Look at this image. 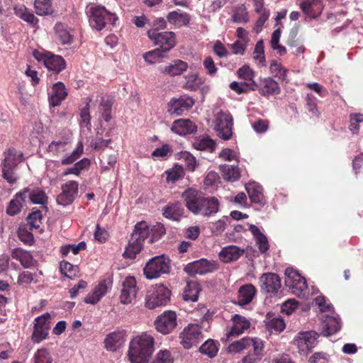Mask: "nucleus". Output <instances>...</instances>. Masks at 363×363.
Returning a JSON list of instances; mask_svg holds the SVG:
<instances>
[{"instance_id":"obj_9","label":"nucleus","mask_w":363,"mask_h":363,"mask_svg":"<svg viewBox=\"0 0 363 363\" xmlns=\"http://www.w3.org/2000/svg\"><path fill=\"white\" fill-rule=\"evenodd\" d=\"M214 121L215 130L217 135L225 140H229L233 135V118L228 112L218 111L216 114Z\"/></svg>"},{"instance_id":"obj_20","label":"nucleus","mask_w":363,"mask_h":363,"mask_svg":"<svg viewBox=\"0 0 363 363\" xmlns=\"http://www.w3.org/2000/svg\"><path fill=\"white\" fill-rule=\"evenodd\" d=\"M137 294L136 281L134 277H126L123 283V289L120 296L123 304H130L135 299Z\"/></svg>"},{"instance_id":"obj_16","label":"nucleus","mask_w":363,"mask_h":363,"mask_svg":"<svg viewBox=\"0 0 363 363\" xmlns=\"http://www.w3.org/2000/svg\"><path fill=\"white\" fill-rule=\"evenodd\" d=\"M217 269V264L213 261L201 259L189 263L184 269L190 276L211 273Z\"/></svg>"},{"instance_id":"obj_37","label":"nucleus","mask_w":363,"mask_h":363,"mask_svg":"<svg viewBox=\"0 0 363 363\" xmlns=\"http://www.w3.org/2000/svg\"><path fill=\"white\" fill-rule=\"evenodd\" d=\"M193 146L198 150L213 152L216 149V143L208 136H203L196 138Z\"/></svg>"},{"instance_id":"obj_13","label":"nucleus","mask_w":363,"mask_h":363,"mask_svg":"<svg viewBox=\"0 0 363 363\" xmlns=\"http://www.w3.org/2000/svg\"><path fill=\"white\" fill-rule=\"evenodd\" d=\"M33 55L38 61H43V64L48 69V70L52 71L55 73H59L65 69V61L60 55H55L51 52L42 54L36 51L33 53Z\"/></svg>"},{"instance_id":"obj_35","label":"nucleus","mask_w":363,"mask_h":363,"mask_svg":"<svg viewBox=\"0 0 363 363\" xmlns=\"http://www.w3.org/2000/svg\"><path fill=\"white\" fill-rule=\"evenodd\" d=\"M239 78L244 80L245 86H247L250 90H255L257 84L253 80L255 73L252 69L247 65H244L239 68L237 71Z\"/></svg>"},{"instance_id":"obj_21","label":"nucleus","mask_w":363,"mask_h":363,"mask_svg":"<svg viewBox=\"0 0 363 363\" xmlns=\"http://www.w3.org/2000/svg\"><path fill=\"white\" fill-rule=\"evenodd\" d=\"M259 281L261 289L267 293L275 294L281 287V279L274 273L263 274Z\"/></svg>"},{"instance_id":"obj_43","label":"nucleus","mask_w":363,"mask_h":363,"mask_svg":"<svg viewBox=\"0 0 363 363\" xmlns=\"http://www.w3.org/2000/svg\"><path fill=\"white\" fill-rule=\"evenodd\" d=\"M12 257L18 260L24 268H29L33 265V256L28 251L15 249L12 252Z\"/></svg>"},{"instance_id":"obj_40","label":"nucleus","mask_w":363,"mask_h":363,"mask_svg":"<svg viewBox=\"0 0 363 363\" xmlns=\"http://www.w3.org/2000/svg\"><path fill=\"white\" fill-rule=\"evenodd\" d=\"M167 18L170 23L179 27L187 26L190 21L189 14L184 12H178L176 11L169 13Z\"/></svg>"},{"instance_id":"obj_47","label":"nucleus","mask_w":363,"mask_h":363,"mask_svg":"<svg viewBox=\"0 0 363 363\" xmlns=\"http://www.w3.org/2000/svg\"><path fill=\"white\" fill-rule=\"evenodd\" d=\"M69 146L67 141H52L48 147V152L53 156L59 157L68 151Z\"/></svg>"},{"instance_id":"obj_56","label":"nucleus","mask_w":363,"mask_h":363,"mask_svg":"<svg viewBox=\"0 0 363 363\" xmlns=\"http://www.w3.org/2000/svg\"><path fill=\"white\" fill-rule=\"evenodd\" d=\"M60 271L66 277L73 279L77 277L79 273V268L76 265H73L67 262L60 263Z\"/></svg>"},{"instance_id":"obj_58","label":"nucleus","mask_w":363,"mask_h":363,"mask_svg":"<svg viewBox=\"0 0 363 363\" xmlns=\"http://www.w3.org/2000/svg\"><path fill=\"white\" fill-rule=\"evenodd\" d=\"M28 224L30 229H38L42 223V214L40 211H35L30 213L27 218Z\"/></svg>"},{"instance_id":"obj_36","label":"nucleus","mask_w":363,"mask_h":363,"mask_svg":"<svg viewBox=\"0 0 363 363\" xmlns=\"http://www.w3.org/2000/svg\"><path fill=\"white\" fill-rule=\"evenodd\" d=\"M252 347L253 348V352L248 353L242 359L241 362L238 363H256L262 359L264 350L263 341L257 340Z\"/></svg>"},{"instance_id":"obj_11","label":"nucleus","mask_w":363,"mask_h":363,"mask_svg":"<svg viewBox=\"0 0 363 363\" xmlns=\"http://www.w3.org/2000/svg\"><path fill=\"white\" fill-rule=\"evenodd\" d=\"M177 316L174 311H166L158 315L155 320V326L157 332L167 335L173 331L177 325Z\"/></svg>"},{"instance_id":"obj_28","label":"nucleus","mask_w":363,"mask_h":363,"mask_svg":"<svg viewBox=\"0 0 363 363\" xmlns=\"http://www.w3.org/2000/svg\"><path fill=\"white\" fill-rule=\"evenodd\" d=\"M256 294V289L252 284H245L240 287L238 291V304L243 306L250 303Z\"/></svg>"},{"instance_id":"obj_50","label":"nucleus","mask_w":363,"mask_h":363,"mask_svg":"<svg viewBox=\"0 0 363 363\" xmlns=\"http://www.w3.org/2000/svg\"><path fill=\"white\" fill-rule=\"evenodd\" d=\"M269 70L275 77H278L282 82H288L286 77L289 71L284 68L281 63L273 60L270 64Z\"/></svg>"},{"instance_id":"obj_33","label":"nucleus","mask_w":363,"mask_h":363,"mask_svg":"<svg viewBox=\"0 0 363 363\" xmlns=\"http://www.w3.org/2000/svg\"><path fill=\"white\" fill-rule=\"evenodd\" d=\"M259 338L243 337L229 345L228 351L230 353L240 352L244 350H248L255 345V341Z\"/></svg>"},{"instance_id":"obj_63","label":"nucleus","mask_w":363,"mask_h":363,"mask_svg":"<svg viewBox=\"0 0 363 363\" xmlns=\"http://www.w3.org/2000/svg\"><path fill=\"white\" fill-rule=\"evenodd\" d=\"M2 176L10 184H13L16 182L17 177L14 173V169L9 167V166H3L2 167Z\"/></svg>"},{"instance_id":"obj_52","label":"nucleus","mask_w":363,"mask_h":363,"mask_svg":"<svg viewBox=\"0 0 363 363\" xmlns=\"http://www.w3.org/2000/svg\"><path fill=\"white\" fill-rule=\"evenodd\" d=\"M33 363H55V362L50 352L45 348H41L34 354Z\"/></svg>"},{"instance_id":"obj_25","label":"nucleus","mask_w":363,"mask_h":363,"mask_svg":"<svg viewBox=\"0 0 363 363\" xmlns=\"http://www.w3.org/2000/svg\"><path fill=\"white\" fill-rule=\"evenodd\" d=\"M171 130L178 135H184L196 132V126L189 119H179L172 123Z\"/></svg>"},{"instance_id":"obj_8","label":"nucleus","mask_w":363,"mask_h":363,"mask_svg":"<svg viewBox=\"0 0 363 363\" xmlns=\"http://www.w3.org/2000/svg\"><path fill=\"white\" fill-rule=\"evenodd\" d=\"M147 34L152 43L164 52H169L176 45V35L172 31L159 32L157 29H150Z\"/></svg>"},{"instance_id":"obj_34","label":"nucleus","mask_w":363,"mask_h":363,"mask_svg":"<svg viewBox=\"0 0 363 363\" xmlns=\"http://www.w3.org/2000/svg\"><path fill=\"white\" fill-rule=\"evenodd\" d=\"M184 213V208L179 202L169 203L162 209L163 216L173 220H179Z\"/></svg>"},{"instance_id":"obj_46","label":"nucleus","mask_w":363,"mask_h":363,"mask_svg":"<svg viewBox=\"0 0 363 363\" xmlns=\"http://www.w3.org/2000/svg\"><path fill=\"white\" fill-rule=\"evenodd\" d=\"M23 154L14 149H9L5 152V158L2 166H9L15 169V167L22 160Z\"/></svg>"},{"instance_id":"obj_27","label":"nucleus","mask_w":363,"mask_h":363,"mask_svg":"<svg viewBox=\"0 0 363 363\" xmlns=\"http://www.w3.org/2000/svg\"><path fill=\"white\" fill-rule=\"evenodd\" d=\"M244 252V249L235 245H228L221 250L219 257L223 262L228 263L238 260Z\"/></svg>"},{"instance_id":"obj_61","label":"nucleus","mask_w":363,"mask_h":363,"mask_svg":"<svg viewBox=\"0 0 363 363\" xmlns=\"http://www.w3.org/2000/svg\"><path fill=\"white\" fill-rule=\"evenodd\" d=\"M253 58L255 60H258L262 65H264V62H265V57L264 53V45L263 41L259 40L256 43L254 52H253Z\"/></svg>"},{"instance_id":"obj_62","label":"nucleus","mask_w":363,"mask_h":363,"mask_svg":"<svg viewBox=\"0 0 363 363\" xmlns=\"http://www.w3.org/2000/svg\"><path fill=\"white\" fill-rule=\"evenodd\" d=\"M203 65L208 75L214 76L216 74L218 68L216 67L215 62L211 56H207L205 57L203 62Z\"/></svg>"},{"instance_id":"obj_12","label":"nucleus","mask_w":363,"mask_h":363,"mask_svg":"<svg viewBox=\"0 0 363 363\" xmlns=\"http://www.w3.org/2000/svg\"><path fill=\"white\" fill-rule=\"evenodd\" d=\"M170 291L163 284L155 285L153 291L146 300V306L150 309L165 306L170 298Z\"/></svg>"},{"instance_id":"obj_1","label":"nucleus","mask_w":363,"mask_h":363,"mask_svg":"<svg viewBox=\"0 0 363 363\" xmlns=\"http://www.w3.org/2000/svg\"><path fill=\"white\" fill-rule=\"evenodd\" d=\"M151 233L150 242L160 239L166 233V229L163 224L157 223L150 230L145 221H141L135 225L134 230L131 234L128 245L123 254L124 257L133 259L141 251L143 242Z\"/></svg>"},{"instance_id":"obj_23","label":"nucleus","mask_w":363,"mask_h":363,"mask_svg":"<svg viewBox=\"0 0 363 363\" xmlns=\"http://www.w3.org/2000/svg\"><path fill=\"white\" fill-rule=\"evenodd\" d=\"M257 89H258L260 94L266 97L272 95H277L281 92L279 84L272 77H267L261 79L259 86Z\"/></svg>"},{"instance_id":"obj_41","label":"nucleus","mask_w":363,"mask_h":363,"mask_svg":"<svg viewBox=\"0 0 363 363\" xmlns=\"http://www.w3.org/2000/svg\"><path fill=\"white\" fill-rule=\"evenodd\" d=\"M26 203V199L23 198L22 191L17 193L10 203L9 206L7 207L6 212L10 216H14L17 214L23 207L24 204Z\"/></svg>"},{"instance_id":"obj_51","label":"nucleus","mask_w":363,"mask_h":363,"mask_svg":"<svg viewBox=\"0 0 363 363\" xmlns=\"http://www.w3.org/2000/svg\"><path fill=\"white\" fill-rule=\"evenodd\" d=\"M320 6V0H305L300 4V8L305 14L315 17V10Z\"/></svg>"},{"instance_id":"obj_42","label":"nucleus","mask_w":363,"mask_h":363,"mask_svg":"<svg viewBox=\"0 0 363 363\" xmlns=\"http://www.w3.org/2000/svg\"><path fill=\"white\" fill-rule=\"evenodd\" d=\"M52 0H35L34 9L37 15L48 16L53 13Z\"/></svg>"},{"instance_id":"obj_3","label":"nucleus","mask_w":363,"mask_h":363,"mask_svg":"<svg viewBox=\"0 0 363 363\" xmlns=\"http://www.w3.org/2000/svg\"><path fill=\"white\" fill-rule=\"evenodd\" d=\"M154 337L143 333L130 342L128 357L131 363H147L154 351Z\"/></svg>"},{"instance_id":"obj_30","label":"nucleus","mask_w":363,"mask_h":363,"mask_svg":"<svg viewBox=\"0 0 363 363\" xmlns=\"http://www.w3.org/2000/svg\"><path fill=\"white\" fill-rule=\"evenodd\" d=\"M186 82L184 87L190 91H196L199 89L204 90L205 88L208 89V87L203 85L204 81L202 77H199L196 72L188 73L185 77Z\"/></svg>"},{"instance_id":"obj_2","label":"nucleus","mask_w":363,"mask_h":363,"mask_svg":"<svg viewBox=\"0 0 363 363\" xmlns=\"http://www.w3.org/2000/svg\"><path fill=\"white\" fill-rule=\"evenodd\" d=\"M187 209L193 214L203 217L214 216L219 210V201L214 196L206 197L193 188H188L182 194Z\"/></svg>"},{"instance_id":"obj_54","label":"nucleus","mask_w":363,"mask_h":363,"mask_svg":"<svg viewBox=\"0 0 363 363\" xmlns=\"http://www.w3.org/2000/svg\"><path fill=\"white\" fill-rule=\"evenodd\" d=\"M267 319L266 327L271 333L281 332L285 328V323L282 318L276 317L272 319L267 318Z\"/></svg>"},{"instance_id":"obj_57","label":"nucleus","mask_w":363,"mask_h":363,"mask_svg":"<svg viewBox=\"0 0 363 363\" xmlns=\"http://www.w3.org/2000/svg\"><path fill=\"white\" fill-rule=\"evenodd\" d=\"M167 180L172 183L176 182L184 176V169L182 166L175 165L173 168L166 172Z\"/></svg>"},{"instance_id":"obj_39","label":"nucleus","mask_w":363,"mask_h":363,"mask_svg":"<svg viewBox=\"0 0 363 363\" xmlns=\"http://www.w3.org/2000/svg\"><path fill=\"white\" fill-rule=\"evenodd\" d=\"M220 169L223 179L228 182H235L240 177V170L236 165L222 164Z\"/></svg>"},{"instance_id":"obj_32","label":"nucleus","mask_w":363,"mask_h":363,"mask_svg":"<svg viewBox=\"0 0 363 363\" xmlns=\"http://www.w3.org/2000/svg\"><path fill=\"white\" fill-rule=\"evenodd\" d=\"M251 232L261 253H264L269 250V243L267 237L260 231L259 228L253 224L249 225Z\"/></svg>"},{"instance_id":"obj_49","label":"nucleus","mask_w":363,"mask_h":363,"mask_svg":"<svg viewBox=\"0 0 363 363\" xmlns=\"http://www.w3.org/2000/svg\"><path fill=\"white\" fill-rule=\"evenodd\" d=\"M15 13L21 19L31 25L35 26L38 23V19L25 6L16 8Z\"/></svg>"},{"instance_id":"obj_15","label":"nucleus","mask_w":363,"mask_h":363,"mask_svg":"<svg viewBox=\"0 0 363 363\" xmlns=\"http://www.w3.org/2000/svg\"><path fill=\"white\" fill-rule=\"evenodd\" d=\"M32 340L39 343L48 335L50 328V315L46 313L35 319Z\"/></svg>"},{"instance_id":"obj_6","label":"nucleus","mask_w":363,"mask_h":363,"mask_svg":"<svg viewBox=\"0 0 363 363\" xmlns=\"http://www.w3.org/2000/svg\"><path fill=\"white\" fill-rule=\"evenodd\" d=\"M169 270V259L163 255L150 259L143 269L144 274L148 279H156L162 274H168Z\"/></svg>"},{"instance_id":"obj_60","label":"nucleus","mask_w":363,"mask_h":363,"mask_svg":"<svg viewBox=\"0 0 363 363\" xmlns=\"http://www.w3.org/2000/svg\"><path fill=\"white\" fill-rule=\"evenodd\" d=\"M152 363H173V357L169 350H160Z\"/></svg>"},{"instance_id":"obj_55","label":"nucleus","mask_w":363,"mask_h":363,"mask_svg":"<svg viewBox=\"0 0 363 363\" xmlns=\"http://www.w3.org/2000/svg\"><path fill=\"white\" fill-rule=\"evenodd\" d=\"M166 53L167 52H164L162 49L157 48L153 50L145 52L143 55V58L147 62L154 64L159 59L164 57Z\"/></svg>"},{"instance_id":"obj_53","label":"nucleus","mask_w":363,"mask_h":363,"mask_svg":"<svg viewBox=\"0 0 363 363\" xmlns=\"http://www.w3.org/2000/svg\"><path fill=\"white\" fill-rule=\"evenodd\" d=\"M218 351V348L216 345L215 342L209 339L206 340L202 345L199 347V352L203 354L208 356L209 357H213L217 354Z\"/></svg>"},{"instance_id":"obj_4","label":"nucleus","mask_w":363,"mask_h":363,"mask_svg":"<svg viewBox=\"0 0 363 363\" xmlns=\"http://www.w3.org/2000/svg\"><path fill=\"white\" fill-rule=\"evenodd\" d=\"M315 303L318 305L320 310L322 312H329L331 313L322 315L321 319L323 320V323L321 333L324 336H330L336 333L340 330L341 323L339 317L334 315L333 306L330 304L326 305L325 298L321 296L315 298Z\"/></svg>"},{"instance_id":"obj_29","label":"nucleus","mask_w":363,"mask_h":363,"mask_svg":"<svg viewBox=\"0 0 363 363\" xmlns=\"http://www.w3.org/2000/svg\"><path fill=\"white\" fill-rule=\"evenodd\" d=\"M233 325L228 333V337L238 336L250 328V322L243 316L235 314L232 318Z\"/></svg>"},{"instance_id":"obj_18","label":"nucleus","mask_w":363,"mask_h":363,"mask_svg":"<svg viewBox=\"0 0 363 363\" xmlns=\"http://www.w3.org/2000/svg\"><path fill=\"white\" fill-rule=\"evenodd\" d=\"M194 100L188 96H182L178 99L173 98L169 103V112L176 116H182L184 111H189L194 104Z\"/></svg>"},{"instance_id":"obj_38","label":"nucleus","mask_w":363,"mask_h":363,"mask_svg":"<svg viewBox=\"0 0 363 363\" xmlns=\"http://www.w3.org/2000/svg\"><path fill=\"white\" fill-rule=\"evenodd\" d=\"M200 291V285L196 281H187L183 294L184 299L186 301H196Z\"/></svg>"},{"instance_id":"obj_5","label":"nucleus","mask_w":363,"mask_h":363,"mask_svg":"<svg viewBox=\"0 0 363 363\" xmlns=\"http://www.w3.org/2000/svg\"><path fill=\"white\" fill-rule=\"evenodd\" d=\"M90 26L96 30H103L108 23L115 24L118 20L115 13L108 12L104 6H91L88 11Z\"/></svg>"},{"instance_id":"obj_19","label":"nucleus","mask_w":363,"mask_h":363,"mask_svg":"<svg viewBox=\"0 0 363 363\" xmlns=\"http://www.w3.org/2000/svg\"><path fill=\"white\" fill-rule=\"evenodd\" d=\"M112 286V281L110 279H105L99 283L95 286L91 293H89L84 298V302L86 303L95 305L103 296H104Z\"/></svg>"},{"instance_id":"obj_24","label":"nucleus","mask_w":363,"mask_h":363,"mask_svg":"<svg viewBox=\"0 0 363 363\" xmlns=\"http://www.w3.org/2000/svg\"><path fill=\"white\" fill-rule=\"evenodd\" d=\"M23 198L26 201H30L34 204L44 205L47 203L48 196L44 191L39 188H25L22 190Z\"/></svg>"},{"instance_id":"obj_26","label":"nucleus","mask_w":363,"mask_h":363,"mask_svg":"<svg viewBox=\"0 0 363 363\" xmlns=\"http://www.w3.org/2000/svg\"><path fill=\"white\" fill-rule=\"evenodd\" d=\"M125 342V333L123 331H117L106 335L104 343L106 348L109 351H116Z\"/></svg>"},{"instance_id":"obj_64","label":"nucleus","mask_w":363,"mask_h":363,"mask_svg":"<svg viewBox=\"0 0 363 363\" xmlns=\"http://www.w3.org/2000/svg\"><path fill=\"white\" fill-rule=\"evenodd\" d=\"M363 123V114L355 113L350 115V129L352 133H357L359 130V124Z\"/></svg>"},{"instance_id":"obj_7","label":"nucleus","mask_w":363,"mask_h":363,"mask_svg":"<svg viewBox=\"0 0 363 363\" xmlns=\"http://www.w3.org/2000/svg\"><path fill=\"white\" fill-rule=\"evenodd\" d=\"M285 284L294 294L298 297L304 298L307 291V284L304 277H301L296 271L287 268L285 270Z\"/></svg>"},{"instance_id":"obj_31","label":"nucleus","mask_w":363,"mask_h":363,"mask_svg":"<svg viewBox=\"0 0 363 363\" xmlns=\"http://www.w3.org/2000/svg\"><path fill=\"white\" fill-rule=\"evenodd\" d=\"M54 29L57 39L61 44L69 45L72 43L73 35L67 25L58 22L55 24Z\"/></svg>"},{"instance_id":"obj_17","label":"nucleus","mask_w":363,"mask_h":363,"mask_svg":"<svg viewBox=\"0 0 363 363\" xmlns=\"http://www.w3.org/2000/svg\"><path fill=\"white\" fill-rule=\"evenodd\" d=\"M78 194V183L69 181L62 185V192L57 197V203L62 206L71 204Z\"/></svg>"},{"instance_id":"obj_48","label":"nucleus","mask_w":363,"mask_h":363,"mask_svg":"<svg viewBox=\"0 0 363 363\" xmlns=\"http://www.w3.org/2000/svg\"><path fill=\"white\" fill-rule=\"evenodd\" d=\"M188 65L186 62L181 60H176L173 61L172 64L167 66L163 72L171 76H177L180 75L182 72L186 71Z\"/></svg>"},{"instance_id":"obj_14","label":"nucleus","mask_w":363,"mask_h":363,"mask_svg":"<svg viewBox=\"0 0 363 363\" xmlns=\"http://www.w3.org/2000/svg\"><path fill=\"white\" fill-rule=\"evenodd\" d=\"M319 334L314 330L300 332L294 340L301 352L307 353L311 350L318 343Z\"/></svg>"},{"instance_id":"obj_45","label":"nucleus","mask_w":363,"mask_h":363,"mask_svg":"<svg viewBox=\"0 0 363 363\" xmlns=\"http://www.w3.org/2000/svg\"><path fill=\"white\" fill-rule=\"evenodd\" d=\"M245 189L249 195L252 202L255 203H260L263 199V194L262 192V187L255 183H249L245 186Z\"/></svg>"},{"instance_id":"obj_59","label":"nucleus","mask_w":363,"mask_h":363,"mask_svg":"<svg viewBox=\"0 0 363 363\" xmlns=\"http://www.w3.org/2000/svg\"><path fill=\"white\" fill-rule=\"evenodd\" d=\"M233 20L239 23H247L249 21L248 13L243 5L237 8L233 16Z\"/></svg>"},{"instance_id":"obj_44","label":"nucleus","mask_w":363,"mask_h":363,"mask_svg":"<svg viewBox=\"0 0 363 363\" xmlns=\"http://www.w3.org/2000/svg\"><path fill=\"white\" fill-rule=\"evenodd\" d=\"M101 101L99 104V111L106 122L110 121L111 119V107H112V99L109 96L103 95L99 96Z\"/></svg>"},{"instance_id":"obj_10","label":"nucleus","mask_w":363,"mask_h":363,"mask_svg":"<svg viewBox=\"0 0 363 363\" xmlns=\"http://www.w3.org/2000/svg\"><path fill=\"white\" fill-rule=\"evenodd\" d=\"M180 343L185 349L196 346L202 340L201 329L197 324H189L179 334Z\"/></svg>"},{"instance_id":"obj_22","label":"nucleus","mask_w":363,"mask_h":363,"mask_svg":"<svg viewBox=\"0 0 363 363\" xmlns=\"http://www.w3.org/2000/svg\"><path fill=\"white\" fill-rule=\"evenodd\" d=\"M67 94V89L62 82H58L54 84L49 94L50 105L53 107L59 106L66 99Z\"/></svg>"}]
</instances>
